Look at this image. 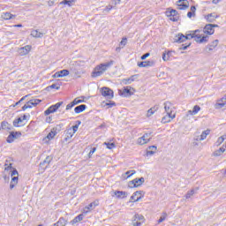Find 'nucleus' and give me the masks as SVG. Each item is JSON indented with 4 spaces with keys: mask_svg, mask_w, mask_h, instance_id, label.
Segmentation results:
<instances>
[{
    "mask_svg": "<svg viewBox=\"0 0 226 226\" xmlns=\"http://www.w3.org/2000/svg\"><path fill=\"white\" fill-rule=\"evenodd\" d=\"M112 64H114V60H110L108 63H104L97 65L92 72V77L94 78L102 77V75H103L105 72L108 71L109 68H110V66H112Z\"/></svg>",
    "mask_w": 226,
    "mask_h": 226,
    "instance_id": "1",
    "label": "nucleus"
},
{
    "mask_svg": "<svg viewBox=\"0 0 226 226\" xmlns=\"http://www.w3.org/2000/svg\"><path fill=\"white\" fill-rule=\"evenodd\" d=\"M200 30L197 29L192 32V34H189L185 35V41L186 40H192L194 38V41L197 43H207L209 40V36H202V34H200Z\"/></svg>",
    "mask_w": 226,
    "mask_h": 226,
    "instance_id": "2",
    "label": "nucleus"
},
{
    "mask_svg": "<svg viewBox=\"0 0 226 226\" xmlns=\"http://www.w3.org/2000/svg\"><path fill=\"white\" fill-rule=\"evenodd\" d=\"M135 93V89L130 86L124 87L123 91H119V95L123 96L124 98H129V96H133Z\"/></svg>",
    "mask_w": 226,
    "mask_h": 226,
    "instance_id": "3",
    "label": "nucleus"
},
{
    "mask_svg": "<svg viewBox=\"0 0 226 226\" xmlns=\"http://www.w3.org/2000/svg\"><path fill=\"white\" fill-rule=\"evenodd\" d=\"M102 96L108 98V100H112L114 98V91L107 87H103L100 90Z\"/></svg>",
    "mask_w": 226,
    "mask_h": 226,
    "instance_id": "4",
    "label": "nucleus"
},
{
    "mask_svg": "<svg viewBox=\"0 0 226 226\" xmlns=\"http://www.w3.org/2000/svg\"><path fill=\"white\" fill-rule=\"evenodd\" d=\"M22 137V132H11L9 136L7 137L6 142L8 144H12V142H15L17 139H20Z\"/></svg>",
    "mask_w": 226,
    "mask_h": 226,
    "instance_id": "5",
    "label": "nucleus"
},
{
    "mask_svg": "<svg viewBox=\"0 0 226 226\" xmlns=\"http://www.w3.org/2000/svg\"><path fill=\"white\" fill-rule=\"evenodd\" d=\"M146 179L144 177L140 178H134L133 180L130 181L128 184L129 188H137L139 186H141V185H144Z\"/></svg>",
    "mask_w": 226,
    "mask_h": 226,
    "instance_id": "6",
    "label": "nucleus"
},
{
    "mask_svg": "<svg viewBox=\"0 0 226 226\" xmlns=\"http://www.w3.org/2000/svg\"><path fill=\"white\" fill-rule=\"evenodd\" d=\"M61 105H63V102H59L55 105H51L49 109H47L44 111V116H50V114H54V112H57V109H59V107H61Z\"/></svg>",
    "mask_w": 226,
    "mask_h": 226,
    "instance_id": "7",
    "label": "nucleus"
},
{
    "mask_svg": "<svg viewBox=\"0 0 226 226\" xmlns=\"http://www.w3.org/2000/svg\"><path fill=\"white\" fill-rule=\"evenodd\" d=\"M144 215L136 214L132 217V225L133 226H142V223H144Z\"/></svg>",
    "mask_w": 226,
    "mask_h": 226,
    "instance_id": "8",
    "label": "nucleus"
},
{
    "mask_svg": "<svg viewBox=\"0 0 226 226\" xmlns=\"http://www.w3.org/2000/svg\"><path fill=\"white\" fill-rule=\"evenodd\" d=\"M200 34H202V36H206L204 34H215V28H213V24L206 25L203 30H200Z\"/></svg>",
    "mask_w": 226,
    "mask_h": 226,
    "instance_id": "9",
    "label": "nucleus"
},
{
    "mask_svg": "<svg viewBox=\"0 0 226 226\" xmlns=\"http://www.w3.org/2000/svg\"><path fill=\"white\" fill-rule=\"evenodd\" d=\"M144 197V191H136L132 196L130 202H139Z\"/></svg>",
    "mask_w": 226,
    "mask_h": 226,
    "instance_id": "10",
    "label": "nucleus"
},
{
    "mask_svg": "<svg viewBox=\"0 0 226 226\" xmlns=\"http://www.w3.org/2000/svg\"><path fill=\"white\" fill-rule=\"evenodd\" d=\"M149 140H151V133H145L142 137L138 139L137 144L144 146V144H147Z\"/></svg>",
    "mask_w": 226,
    "mask_h": 226,
    "instance_id": "11",
    "label": "nucleus"
},
{
    "mask_svg": "<svg viewBox=\"0 0 226 226\" xmlns=\"http://www.w3.org/2000/svg\"><path fill=\"white\" fill-rule=\"evenodd\" d=\"M177 6H178V10H187L190 7V2L188 0H178Z\"/></svg>",
    "mask_w": 226,
    "mask_h": 226,
    "instance_id": "12",
    "label": "nucleus"
},
{
    "mask_svg": "<svg viewBox=\"0 0 226 226\" xmlns=\"http://www.w3.org/2000/svg\"><path fill=\"white\" fill-rule=\"evenodd\" d=\"M31 49H33L31 45H26L25 47L19 48L18 52L19 56H27L29 52H31Z\"/></svg>",
    "mask_w": 226,
    "mask_h": 226,
    "instance_id": "13",
    "label": "nucleus"
},
{
    "mask_svg": "<svg viewBox=\"0 0 226 226\" xmlns=\"http://www.w3.org/2000/svg\"><path fill=\"white\" fill-rule=\"evenodd\" d=\"M218 43H219V41H218V39H216L214 41H212L210 44H208L206 47L207 52H211L212 50H215V49H216V47H218Z\"/></svg>",
    "mask_w": 226,
    "mask_h": 226,
    "instance_id": "14",
    "label": "nucleus"
},
{
    "mask_svg": "<svg viewBox=\"0 0 226 226\" xmlns=\"http://www.w3.org/2000/svg\"><path fill=\"white\" fill-rule=\"evenodd\" d=\"M175 43H185L186 41V37H185V34H178L174 38Z\"/></svg>",
    "mask_w": 226,
    "mask_h": 226,
    "instance_id": "15",
    "label": "nucleus"
},
{
    "mask_svg": "<svg viewBox=\"0 0 226 226\" xmlns=\"http://www.w3.org/2000/svg\"><path fill=\"white\" fill-rule=\"evenodd\" d=\"M174 117H176V115H172V113H166V116H164L162 119V123H163V124H165L166 123H170V121H172Z\"/></svg>",
    "mask_w": 226,
    "mask_h": 226,
    "instance_id": "16",
    "label": "nucleus"
},
{
    "mask_svg": "<svg viewBox=\"0 0 226 226\" xmlns=\"http://www.w3.org/2000/svg\"><path fill=\"white\" fill-rule=\"evenodd\" d=\"M220 16H218L215 12L207 14L205 16V19L207 22H215L216 19H218Z\"/></svg>",
    "mask_w": 226,
    "mask_h": 226,
    "instance_id": "17",
    "label": "nucleus"
},
{
    "mask_svg": "<svg viewBox=\"0 0 226 226\" xmlns=\"http://www.w3.org/2000/svg\"><path fill=\"white\" fill-rule=\"evenodd\" d=\"M154 62L153 61H143V62L138 63V66L139 68H147L149 66H154Z\"/></svg>",
    "mask_w": 226,
    "mask_h": 226,
    "instance_id": "18",
    "label": "nucleus"
},
{
    "mask_svg": "<svg viewBox=\"0 0 226 226\" xmlns=\"http://www.w3.org/2000/svg\"><path fill=\"white\" fill-rule=\"evenodd\" d=\"M114 195H116L117 199H126V197H128V192L124 191H116Z\"/></svg>",
    "mask_w": 226,
    "mask_h": 226,
    "instance_id": "19",
    "label": "nucleus"
},
{
    "mask_svg": "<svg viewBox=\"0 0 226 226\" xmlns=\"http://www.w3.org/2000/svg\"><path fill=\"white\" fill-rule=\"evenodd\" d=\"M137 79H139V74L132 75L130 78L124 79L123 82L124 84L128 85L132 84V82H135Z\"/></svg>",
    "mask_w": 226,
    "mask_h": 226,
    "instance_id": "20",
    "label": "nucleus"
},
{
    "mask_svg": "<svg viewBox=\"0 0 226 226\" xmlns=\"http://www.w3.org/2000/svg\"><path fill=\"white\" fill-rule=\"evenodd\" d=\"M158 147L156 146H150L147 149V156H153L154 153H156V150Z\"/></svg>",
    "mask_w": 226,
    "mask_h": 226,
    "instance_id": "21",
    "label": "nucleus"
},
{
    "mask_svg": "<svg viewBox=\"0 0 226 226\" xmlns=\"http://www.w3.org/2000/svg\"><path fill=\"white\" fill-rule=\"evenodd\" d=\"M87 109V106L86 104H81L74 108L75 114H80L81 112H84Z\"/></svg>",
    "mask_w": 226,
    "mask_h": 226,
    "instance_id": "22",
    "label": "nucleus"
},
{
    "mask_svg": "<svg viewBox=\"0 0 226 226\" xmlns=\"http://www.w3.org/2000/svg\"><path fill=\"white\" fill-rule=\"evenodd\" d=\"M211 133V130L207 129L206 131H203L200 137L197 138L196 140H206V139L207 138V135H209Z\"/></svg>",
    "mask_w": 226,
    "mask_h": 226,
    "instance_id": "23",
    "label": "nucleus"
},
{
    "mask_svg": "<svg viewBox=\"0 0 226 226\" xmlns=\"http://www.w3.org/2000/svg\"><path fill=\"white\" fill-rule=\"evenodd\" d=\"M226 151V145H223L222 147H220L218 150H215L213 153V156H222L223 154V152Z\"/></svg>",
    "mask_w": 226,
    "mask_h": 226,
    "instance_id": "24",
    "label": "nucleus"
},
{
    "mask_svg": "<svg viewBox=\"0 0 226 226\" xmlns=\"http://www.w3.org/2000/svg\"><path fill=\"white\" fill-rule=\"evenodd\" d=\"M22 123H24V119H22V117H18L17 119H15L13 121V126L15 128H19L20 126H24V124H22Z\"/></svg>",
    "mask_w": 226,
    "mask_h": 226,
    "instance_id": "25",
    "label": "nucleus"
},
{
    "mask_svg": "<svg viewBox=\"0 0 226 226\" xmlns=\"http://www.w3.org/2000/svg\"><path fill=\"white\" fill-rule=\"evenodd\" d=\"M84 220V215L80 214L77 215L73 220L70 222L71 225H75V223H79V222H82Z\"/></svg>",
    "mask_w": 226,
    "mask_h": 226,
    "instance_id": "26",
    "label": "nucleus"
},
{
    "mask_svg": "<svg viewBox=\"0 0 226 226\" xmlns=\"http://www.w3.org/2000/svg\"><path fill=\"white\" fill-rule=\"evenodd\" d=\"M1 128L2 130H13V125H11L10 123L6 121H3L1 123Z\"/></svg>",
    "mask_w": 226,
    "mask_h": 226,
    "instance_id": "27",
    "label": "nucleus"
},
{
    "mask_svg": "<svg viewBox=\"0 0 226 226\" xmlns=\"http://www.w3.org/2000/svg\"><path fill=\"white\" fill-rule=\"evenodd\" d=\"M50 162H52V157L50 156H47L46 159L40 163V167H49V163H50Z\"/></svg>",
    "mask_w": 226,
    "mask_h": 226,
    "instance_id": "28",
    "label": "nucleus"
},
{
    "mask_svg": "<svg viewBox=\"0 0 226 226\" xmlns=\"http://www.w3.org/2000/svg\"><path fill=\"white\" fill-rule=\"evenodd\" d=\"M31 36L34 38H43V33L39 32L38 30H32Z\"/></svg>",
    "mask_w": 226,
    "mask_h": 226,
    "instance_id": "29",
    "label": "nucleus"
},
{
    "mask_svg": "<svg viewBox=\"0 0 226 226\" xmlns=\"http://www.w3.org/2000/svg\"><path fill=\"white\" fill-rule=\"evenodd\" d=\"M195 11H197V8L194 5H192L191 11L187 12L188 19H192V17H195Z\"/></svg>",
    "mask_w": 226,
    "mask_h": 226,
    "instance_id": "30",
    "label": "nucleus"
},
{
    "mask_svg": "<svg viewBox=\"0 0 226 226\" xmlns=\"http://www.w3.org/2000/svg\"><path fill=\"white\" fill-rule=\"evenodd\" d=\"M13 17L15 16L13 14H11L10 12H4L2 14V19H4V20H11Z\"/></svg>",
    "mask_w": 226,
    "mask_h": 226,
    "instance_id": "31",
    "label": "nucleus"
},
{
    "mask_svg": "<svg viewBox=\"0 0 226 226\" xmlns=\"http://www.w3.org/2000/svg\"><path fill=\"white\" fill-rule=\"evenodd\" d=\"M166 15H167V17H178L179 16V13L176 11V10H174V9H172L171 11H166Z\"/></svg>",
    "mask_w": 226,
    "mask_h": 226,
    "instance_id": "32",
    "label": "nucleus"
},
{
    "mask_svg": "<svg viewBox=\"0 0 226 226\" xmlns=\"http://www.w3.org/2000/svg\"><path fill=\"white\" fill-rule=\"evenodd\" d=\"M172 107V104L170 102H164V109L166 114H172V110L170 108Z\"/></svg>",
    "mask_w": 226,
    "mask_h": 226,
    "instance_id": "33",
    "label": "nucleus"
},
{
    "mask_svg": "<svg viewBox=\"0 0 226 226\" xmlns=\"http://www.w3.org/2000/svg\"><path fill=\"white\" fill-rule=\"evenodd\" d=\"M28 102L32 108L36 107V105H39L40 103H41V100L40 99H32Z\"/></svg>",
    "mask_w": 226,
    "mask_h": 226,
    "instance_id": "34",
    "label": "nucleus"
},
{
    "mask_svg": "<svg viewBox=\"0 0 226 226\" xmlns=\"http://www.w3.org/2000/svg\"><path fill=\"white\" fill-rule=\"evenodd\" d=\"M171 56H172V51H165L162 54V60L163 61H169V59H170Z\"/></svg>",
    "mask_w": 226,
    "mask_h": 226,
    "instance_id": "35",
    "label": "nucleus"
},
{
    "mask_svg": "<svg viewBox=\"0 0 226 226\" xmlns=\"http://www.w3.org/2000/svg\"><path fill=\"white\" fill-rule=\"evenodd\" d=\"M226 139V135H222L221 137H219L215 142V146H222V144H223V142Z\"/></svg>",
    "mask_w": 226,
    "mask_h": 226,
    "instance_id": "36",
    "label": "nucleus"
},
{
    "mask_svg": "<svg viewBox=\"0 0 226 226\" xmlns=\"http://www.w3.org/2000/svg\"><path fill=\"white\" fill-rule=\"evenodd\" d=\"M157 110H158L157 106H154V108H151L150 109H148L147 113V117H151V116H153V114H154V112H156Z\"/></svg>",
    "mask_w": 226,
    "mask_h": 226,
    "instance_id": "37",
    "label": "nucleus"
},
{
    "mask_svg": "<svg viewBox=\"0 0 226 226\" xmlns=\"http://www.w3.org/2000/svg\"><path fill=\"white\" fill-rule=\"evenodd\" d=\"M68 223V221H66L64 219V217H61L57 222H56L55 224H56L57 226H66V224Z\"/></svg>",
    "mask_w": 226,
    "mask_h": 226,
    "instance_id": "38",
    "label": "nucleus"
},
{
    "mask_svg": "<svg viewBox=\"0 0 226 226\" xmlns=\"http://www.w3.org/2000/svg\"><path fill=\"white\" fill-rule=\"evenodd\" d=\"M73 135H75V132H73V130H72V129H68L66 132L65 140L72 139V137H73Z\"/></svg>",
    "mask_w": 226,
    "mask_h": 226,
    "instance_id": "39",
    "label": "nucleus"
},
{
    "mask_svg": "<svg viewBox=\"0 0 226 226\" xmlns=\"http://www.w3.org/2000/svg\"><path fill=\"white\" fill-rule=\"evenodd\" d=\"M80 124H82V122L80 120H77L76 124L73 125L72 128H71L72 132H74V133H77V131L79 130V126H80Z\"/></svg>",
    "mask_w": 226,
    "mask_h": 226,
    "instance_id": "40",
    "label": "nucleus"
},
{
    "mask_svg": "<svg viewBox=\"0 0 226 226\" xmlns=\"http://www.w3.org/2000/svg\"><path fill=\"white\" fill-rule=\"evenodd\" d=\"M77 0H63L60 2V4H67V6H72L73 3H76Z\"/></svg>",
    "mask_w": 226,
    "mask_h": 226,
    "instance_id": "41",
    "label": "nucleus"
},
{
    "mask_svg": "<svg viewBox=\"0 0 226 226\" xmlns=\"http://www.w3.org/2000/svg\"><path fill=\"white\" fill-rule=\"evenodd\" d=\"M47 89H56V91H59V89H61V86L57 83H54L51 86H49Z\"/></svg>",
    "mask_w": 226,
    "mask_h": 226,
    "instance_id": "42",
    "label": "nucleus"
},
{
    "mask_svg": "<svg viewBox=\"0 0 226 226\" xmlns=\"http://www.w3.org/2000/svg\"><path fill=\"white\" fill-rule=\"evenodd\" d=\"M58 72L60 73V78L68 77V75H70V71H68L66 69H64Z\"/></svg>",
    "mask_w": 226,
    "mask_h": 226,
    "instance_id": "43",
    "label": "nucleus"
},
{
    "mask_svg": "<svg viewBox=\"0 0 226 226\" xmlns=\"http://www.w3.org/2000/svg\"><path fill=\"white\" fill-rule=\"evenodd\" d=\"M193 195H195V189L188 191L187 193L185 194V199H192Z\"/></svg>",
    "mask_w": 226,
    "mask_h": 226,
    "instance_id": "44",
    "label": "nucleus"
},
{
    "mask_svg": "<svg viewBox=\"0 0 226 226\" xmlns=\"http://www.w3.org/2000/svg\"><path fill=\"white\" fill-rule=\"evenodd\" d=\"M96 207V203L92 202L87 207H85V209H87V213L91 211V209H94Z\"/></svg>",
    "mask_w": 226,
    "mask_h": 226,
    "instance_id": "45",
    "label": "nucleus"
},
{
    "mask_svg": "<svg viewBox=\"0 0 226 226\" xmlns=\"http://www.w3.org/2000/svg\"><path fill=\"white\" fill-rule=\"evenodd\" d=\"M51 132H53L56 135L61 132V124L56 125L51 129Z\"/></svg>",
    "mask_w": 226,
    "mask_h": 226,
    "instance_id": "46",
    "label": "nucleus"
},
{
    "mask_svg": "<svg viewBox=\"0 0 226 226\" xmlns=\"http://www.w3.org/2000/svg\"><path fill=\"white\" fill-rule=\"evenodd\" d=\"M104 146H106L107 149H114L116 147L115 143L104 142Z\"/></svg>",
    "mask_w": 226,
    "mask_h": 226,
    "instance_id": "47",
    "label": "nucleus"
},
{
    "mask_svg": "<svg viewBox=\"0 0 226 226\" xmlns=\"http://www.w3.org/2000/svg\"><path fill=\"white\" fill-rule=\"evenodd\" d=\"M215 109H223L225 107L224 102H220V100L215 105Z\"/></svg>",
    "mask_w": 226,
    "mask_h": 226,
    "instance_id": "48",
    "label": "nucleus"
},
{
    "mask_svg": "<svg viewBox=\"0 0 226 226\" xmlns=\"http://www.w3.org/2000/svg\"><path fill=\"white\" fill-rule=\"evenodd\" d=\"M200 112V106L195 105L192 109V114L196 116V114H199Z\"/></svg>",
    "mask_w": 226,
    "mask_h": 226,
    "instance_id": "49",
    "label": "nucleus"
},
{
    "mask_svg": "<svg viewBox=\"0 0 226 226\" xmlns=\"http://www.w3.org/2000/svg\"><path fill=\"white\" fill-rule=\"evenodd\" d=\"M105 106L109 109H112V107H116V102L114 101H109V102L105 103Z\"/></svg>",
    "mask_w": 226,
    "mask_h": 226,
    "instance_id": "50",
    "label": "nucleus"
},
{
    "mask_svg": "<svg viewBox=\"0 0 226 226\" xmlns=\"http://www.w3.org/2000/svg\"><path fill=\"white\" fill-rule=\"evenodd\" d=\"M190 45H192L191 42H186L185 44H182L181 47L179 48V50H186V49H188Z\"/></svg>",
    "mask_w": 226,
    "mask_h": 226,
    "instance_id": "51",
    "label": "nucleus"
},
{
    "mask_svg": "<svg viewBox=\"0 0 226 226\" xmlns=\"http://www.w3.org/2000/svg\"><path fill=\"white\" fill-rule=\"evenodd\" d=\"M56 133L53 131H50L49 132V134L47 135V139H49V140H52V139H54V137H56Z\"/></svg>",
    "mask_w": 226,
    "mask_h": 226,
    "instance_id": "52",
    "label": "nucleus"
},
{
    "mask_svg": "<svg viewBox=\"0 0 226 226\" xmlns=\"http://www.w3.org/2000/svg\"><path fill=\"white\" fill-rule=\"evenodd\" d=\"M135 173H136L135 170H129V171H126V172H125V176H127V177H126V179H128L129 177H132V176H133V174H135Z\"/></svg>",
    "mask_w": 226,
    "mask_h": 226,
    "instance_id": "53",
    "label": "nucleus"
},
{
    "mask_svg": "<svg viewBox=\"0 0 226 226\" xmlns=\"http://www.w3.org/2000/svg\"><path fill=\"white\" fill-rule=\"evenodd\" d=\"M27 109H33L31 104L29 103V101L27 102L26 104H25L23 107H22V110H27Z\"/></svg>",
    "mask_w": 226,
    "mask_h": 226,
    "instance_id": "54",
    "label": "nucleus"
},
{
    "mask_svg": "<svg viewBox=\"0 0 226 226\" xmlns=\"http://www.w3.org/2000/svg\"><path fill=\"white\" fill-rule=\"evenodd\" d=\"M170 20H171V22H177V20H179V16H171L170 17Z\"/></svg>",
    "mask_w": 226,
    "mask_h": 226,
    "instance_id": "55",
    "label": "nucleus"
},
{
    "mask_svg": "<svg viewBox=\"0 0 226 226\" xmlns=\"http://www.w3.org/2000/svg\"><path fill=\"white\" fill-rule=\"evenodd\" d=\"M12 163H5V170H11L13 169Z\"/></svg>",
    "mask_w": 226,
    "mask_h": 226,
    "instance_id": "56",
    "label": "nucleus"
},
{
    "mask_svg": "<svg viewBox=\"0 0 226 226\" xmlns=\"http://www.w3.org/2000/svg\"><path fill=\"white\" fill-rule=\"evenodd\" d=\"M94 153H96V147H93V148L90 150V152H89V154H88L89 158H91V156H93V154H94Z\"/></svg>",
    "mask_w": 226,
    "mask_h": 226,
    "instance_id": "57",
    "label": "nucleus"
},
{
    "mask_svg": "<svg viewBox=\"0 0 226 226\" xmlns=\"http://www.w3.org/2000/svg\"><path fill=\"white\" fill-rule=\"evenodd\" d=\"M15 176H19V171L16 169H14L11 173V177H15Z\"/></svg>",
    "mask_w": 226,
    "mask_h": 226,
    "instance_id": "58",
    "label": "nucleus"
},
{
    "mask_svg": "<svg viewBox=\"0 0 226 226\" xmlns=\"http://www.w3.org/2000/svg\"><path fill=\"white\" fill-rule=\"evenodd\" d=\"M11 182L14 183V185H17L19 183V177H12Z\"/></svg>",
    "mask_w": 226,
    "mask_h": 226,
    "instance_id": "59",
    "label": "nucleus"
},
{
    "mask_svg": "<svg viewBox=\"0 0 226 226\" xmlns=\"http://www.w3.org/2000/svg\"><path fill=\"white\" fill-rule=\"evenodd\" d=\"M74 105L72 104V102L69 103L66 105L65 110H72V109H73Z\"/></svg>",
    "mask_w": 226,
    "mask_h": 226,
    "instance_id": "60",
    "label": "nucleus"
},
{
    "mask_svg": "<svg viewBox=\"0 0 226 226\" xmlns=\"http://www.w3.org/2000/svg\"><path fill=\"white\" fill-rule=\"evenodd\" d=\"M126 41H128V39H126V37H124L120 41V45H123L124 47V45H126Z\"/></svg>",
    "mask_w": 226,
    "mask_h": 226,
    "instance_id": "61",
    "label": "nucleus"
},
{
    "mask_svg": "<svg viewBox=\"0 0 226 226\" xmlns=\"http://www.w3.org/2000/svg\"><path fill=\"white\" fill-rule=\"evenodd\" d=\"M166 216H167V214H165V215L161 216L160 219L158 220V223H162V222H165Z\"/></svg>",
    "mask_w": 226,
    "mask_h": 226,
    "instance_id": "62",
    "label": "nucleus"
},
{
    "mask_svg": "<svg viewBox=\"0 0 226 226\" xmlns=\"http://www.w3.org/2000/svg\"><path fill=\"white\" fill-rule=\"evenodd\" d=\"M150 56L149 53H145L144 55L141 56V60L144 61L145 59H147V56Z\"/></svg>",
    "mask_w": 226,
    "mask_h": 226,
    "instance_id": "63",
    "label": "nucleus"
},
{
    "mask_svg": "<svg viewBox=\"0 0 226 226\" xmlns=\"http://www.w3.org/2000/svg\"><path fill=\"white\" fill-rule=\"evenodd\" d=\"M219 102H222L224 105H226V94L219 100Z\"/></svg>",
    "mask_w": 226,
    "mask_h": 226,
    "instance_id": "64",
    "label": "nucleus"
}]
</instances>
